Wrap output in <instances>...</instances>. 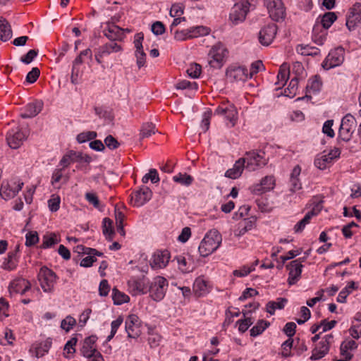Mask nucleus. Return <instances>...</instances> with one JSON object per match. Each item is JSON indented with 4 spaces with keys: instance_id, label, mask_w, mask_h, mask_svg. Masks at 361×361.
<instances>
[{
    "instance_id": "79ce46f5",
    "label": "nucleus",
    "mask_w": 361,
    "mask_h": 361,
    "mask_svg": "<svg viewBox=\"0 0 361 361\" xmlns=\"http://www.w3.org/2000/svg\"><path fill=\"white\" fill-rule=\"evenodd\" d=\"M183 14V6L180 4H173L170 9V16L173 18V23H180L182 20H185V18H181Z\"/></svg>"
},
{
    "instance_id": "052dcab7",
    "label": "nucleus",
    "mask_w": 361,
    "mask_h": 361,
    "mask_svg": "<svg viewBox=\"0 0 361 361\" xmlns=\"http://www.w3.org/2000/svg\"><path fill=\"white\" fill-rule=\"evenodd\" d=\"M149 180H150L153 183H156L159 181V175L156 169H150L149 173L143 176L142 181L144 183H147Z\"/></svg>"
},
{
    "instance_id": "5701e85b",
    "label": "nucleus",
    "mask_w": 361,
    "mask_h": 361,
    "mask_svg": "<svg viewBox=\"0 0 361 361\" xmlns=\"http://www.w3.org/2000/svg\"><path fill=\"white\" fill-rule=\"evenodd\" d=\"M331 24H314L312 28V40L322 45L326 39L327 30Z\"/></svg>"
},
{
    "instance_id": "de8ad7c7",
    "label": "nucleus",
    "mask_w": 361,
    "mask_h": 361,
    "mask_svg": "<svg viewBox=\"0 0 361 361\" xmlns=\"http://www.w3.org/2000/svg\"><path fill=\"white\" fill-rule=\"evenodd\" d=\"M157 131L155 126L152 123H144L140 130V139L149 137Z\"/></svg>"
},
{
    "instance_id": "a878e982",
    "label": "nucleus",
    "mask_w": 361,
    "mask_h": 361,
    "mask_svg": "<svg viewBox=\"0 0 361 361\" xmlns=\"http://www.w3.org/2000/svg\"><path fill=\"white\" fill-rule=\"evenodd\" d=\"M301 173V167L296 165L293 169L289 180V190L292 192H295L302 189V183L299 178Z\"/></svg>"
},
{
    "instance_id": "13d9d810",
    "label": "nucleus",
    "mask_w": 361,
    "mask_h": 361,
    "mask_svg": "<svg viewBox=\"0 0 361 361\" xmlns=\"http://www.w3.org/2000/svg\"><path fill=\"white\" fill-rule=\"evenodd\" d=\"M123 322L121 316H119L116 319L114 320L111 324V334L107 336V341H109L117 332L118 329L121 326Z\"/></svg>"
},
{
    "instance_id": "473e14b6",
    "label": "nucleus",
    "mask_w": 361,
    "mask_h": 361,
    "mask_svg": "<svg viewBox=\"0 0 361 361\" xmlns=\"http://www.w3.org/2000/svg\"><path fill=\"white\" fill-rule=\"evenodd\" d=\"M361 21V4L355 3L349 8L346 23H359Z\"/></svg>"
},
{
    "instance_id": "8fccbe9b",
    "label": "nucleus",
    "mask_w": 361,
    "mask_h": 361,
    "mask_svg": "<svg viewBox=\"0 0 361 361\" xmlns=\"http://www.w3.org/2000/svg\"><path fill=\"white\" fill-rule=\"evenodd\" d=\"M16 252H11L8 254L7 258L5 259L2 267L6 270H12L16 267Z\"/></svg>"
},
{
    "instance_id": "c756f323",
    "label": "nucleus",
    "mask_w": 361,
    "mask_h": 361,
    "mask_svg": "<svg viewBox=\"0 0 361 361\" xmlns=\"http://www.w3.org/2000/svg\"><path fill=\"white\" fill-rule=\"evenodd\" d=\"M322 206L318 204L314 208H313L310 212H308L304 218L298 222L294 226V231L295 233L302 232L307 224L310 223V219L312 216L317 215L321 210Z\"/></svg>"
},
{
    "instance_id": "680f3d73",
    "label": "nucleus",
    "mask_w": 361,
    "mask_h": 361,
    "mask_svg": "<svg viewBox=\"0 0 361 361\" xmlns=\"http://www.w3.org/2000/svg\"><path fill=\"white\" fill-rule=\"evenodd\" d=\"M97 137V133L94 131L83 132L78 135L77 140L80 143H83L89 140H92Z\"/></svg>"
},
{
    "instance_id": "58836bf2",
    "label": "nucleus",
    "mask_w": 361,
    "mask_h": 361,
    "mask_svg": "<svg viewBox=\"0 0 361 361\" xmlns=\"http://www.w3.org/2000/svg\"><path fill=\"white\" fill-rule=\"evenodd\" d=\"M178 263V269L183 274L192 272L194 270V267L188 262L184 256H178L176 257Z\"/></svg>"
},
{
    "instance_id": "9b49d317",
    "label": "nucleus",
    "mask_w": 361,
    "mask_h": 361,
    "mask_svg": "<svg viewBox=\"0 0 361 361\" xmlns=\"http://www.w3.org/2000/svg\"><path fill=\"white\" fill-rule=\"evenodd\" d=\"M38 279L44 292L52 291L56 283V275L51 269L47 267H42L38 274Z\"/></svg>"
},
{
    "instance_id": "393cba45",
    "label": "nucleus",
    "mask_w": 361,
    "mask_h": 361,
    "mask_svg": "<svg viewBox=\"0 0 361 361\" xmlns=\"http://www.w3.org/2000/svg\"><path fill=\"white\" fill-rule=\"evenodd\" d=\"M31 287L30 282L24 279H18L13 280L9 285L8 289L11 295L13 293H20L23 295Z\"/></svg>"
},
{
    "instance_id": "f704fd0d",
    "label": "nucleus",
    "mask_w": 361,
    "mask_h": 361,
    "mask_svg": "<svg viewBox=\"0 0 361 361\" xmlns=\"http://www.w3.org/2000/svg\"><path fill=\"white\" fill-rule=\"evenodd\" d=\"M357 348V343L353 340H346L341 345V353L342 356L350 360L353 357V354L350 350H355Z\"/></svg>"
},
{
    "instance_id": "bb28decb",
    "label": "nucleus",
    "mask_w": 361,
    "mask_h": 361,
    "mask_svg": "<svg viewBox=\"0 0 361 361\" xmlns=\"http://www.w3.org/2000/svg\"><path fill=\"white\" fill-rule=\"evenodd\" d=\"M96 341L97 337L94 336H89L83 341L80 350L83 356L86 357H92V355L98 353L94 346Z\"/></svg>"
},
{
    "instance_id": "72a5a7b5",
    "label": "nucleus",
    "mask_w": 361,
    "mask_h": 361,
    "mask_svg": "<svg viewBox=\"0 0 361 361\" xmlns=\"http://www.w3.org/2000/svg\"><path fill=\"white\" fill-rule=\"evenodd\" d=\"M290 75V68L289 66L284 63H283L279 68L278 75H277V81L276 82V85L278 86V88H281L283 87L286 82H287Z\"/></svg>"
},
{
    "instance_id": "603ef678",
    "label": "nucleus",
    "mask_w": 361,
    "mask_h": 361,
    "mask_svg": "<svg viewBox=\"0 0 361 361\" xmlns=\"http://www.w3.org/2000/svg\"><path fill=\"white\" fill-rule=\"evenodd\" d=\"M258 261H256L254 264L250 266H243L240 269L234 270L233 274L237 277H244L248 275L250 272L255 270V265H257Z\"/></svg>"
},
{
    "instance_id": "3c124183",
    "label": "nucleus",
    "mask_w": 361,
    "mask_h": 361,
    "mask_svg": "<svg viewBox=\"0 0 361 361\" xmlns=\"http://www.w3.org/2000/svg\"><path fill=\"white\" fill-rule=\"evenodd\" d=\"M12 37L10 24H0V40L6 42Z\"/></svg>"
},
{
    "instance_id": "39448f33",
    "label": "nucleus",
    "mask_w": 361,
    "mask_h": 361,
    "mask_svg": "<svg viewBox=\"0 0 361 361\" xmlns=\"http://www.w3.org/2000/svg\"><path fill=\"white\" fill-rule=\"evenodd\" d=\"M214 114L221 116L227 121L226 126L233 128L235 126L238 114L235 106L228 101L222 102L214 111Z\"/></svg>"
},
{
    "instance_id": "864d4df0",
    "label": "nucleus",
    "mask_w": 361,
    "mask_h": 361,
    "mask_svg": "<svg viewBox=\"0 0 361 361\" xmlns=\"http://www.w3.org/2000/svg\"><path fill=\"white\" fill-rule=\"evenodd\" d=\"M59 242V240L58 239L56 234L51 233L44 236L42 247L43 248H49L57 244Z\"/></svg>"
},
{
    "instance_id": "ddd939ff",
    "label": "nucleus",
    "mask_w": 361,
    "mask_h": 361,
    "mask_svg": "<svg viewBox=\"0 0 361 361\" xmlns=\"http://www.w3.org/2000/svg\"><path fill=\"white\" fill-rule=\"evenodd\" d=\"M170 259L171 255L168 250H157L152 255L149 264L154 270L164 269L168 265Z\"/></svg>"
},
{
    "instance_id": "e2e57ef3",
    "label": "nucleus",
    "mask_w": 361,
    "mask_h": 361,
    "mask_svg": "<svg viewBox=\"0 0 361 361\" xmlns=\"http://www.w3.org/2000/svg\"><path fill=\"white\" fill-rule=\"evenodd\" d=\"M264 69V65L261 61H257L252 63L248 70L249 78H251L255 74Z\"/></svg>"
},
{
    "instance_id": "f257e3e1",
    "label": "nucleus",
    "mask_w": 361,
    "mask_h": 361,
    "mask_svg": "<svg viewBox=\"0 0 361 361\" xmlns=\"http://www.w3.org/2000/svg\"><path fill=\"white\" fill-rule=\"evenodd\" d=\"M126 32L129 30L121 28L116 24H106V27L104 29L103 32L111 42L100 46L96 50L94 57L98 63H101L104 58L123 51L122 46L116 41L122 40Z\"/></svg>"
},
{
    "instance_id": "a211bd4d",
    "label": "nucleus",
    "mask_w": 361,
    "mask_h": 361,
    "mask_svg": "<svg viewBox=\"0 0 361 361\" xmlns=\"http://www.w3.org/2000/svg\"><path fill=\"white\" fill-rule=\"evenodd\" d=\"M144 35L142 32L137 33L134 37V45L135 47V56L137 66L140 68L145 65L146 54L143 51L142 41Z\"/></svg>"
},
{
    "instance_id": "bf43d9fd",
    "label": "nucleus",
    "mask_w": 361,
    "mask_h": 361,
    "mask_svg": "<svg viewBox=\"0 0 361 361\" xmlns=\"http://www.w3.org/2000/svg\"><path fill=\"white\" fill-rule=\"evenodd\" d=\"M63 169H56L54 170L52 178H51V183L52 185H55L59 183L61 179H63L64 182H67L68 180V176H63Z\"/></svg>"
},
{
    "instance_id": "4c0bfd02",
    "label": "nucleus",
    "mask_w": 361,
    "mask_h": 361,
    "mask_svg": "<svg viewBox=\"0 0 361 361\" xmlns=\"http://www.w3.org/2000/svg\"><path fill=\"white\" fill-rule=\"evenodd\" d=\"M102 224L104 235L108 240L111 241L115 233L113 228V221L109 218H104Z\"/></svg>"
},
{
    "instance_id": "69168bd1",
    "label": "nucleus",
    "mask_w": 361,
    "mask_h": 361,
    "mask_svg": "<svg viewBox=\"0 0 361 361\" xmlns=\"http://www.w3.org/2000/svg\"><path fill=\"white\" fill-rule=\"evenodd\" d=\"M75 323L76 321L73 317L68 316L62 320L61 327L66 331H69Z\"/></svg>"
},
{
    "instance_id": "2eb2a0df",
    "label": "nucleus",
    "mask_w": 361,
    "mask_h": 361,
    "mask_svg": "<svg viewBox=\"0 0 361 361\" xmlns=\"http://www.w3.org/2000/svg\"><path fill=\"white\" fill-rule=\"evenodd\" d=\"M332 338L333 336L331 334L324 336L322 341L313 349L310 359L316 360L324 357L329 350V345Z\"/></svg>"
},
{
    "instance_id": "6e6d98bb",
    "label": "nucleus",
    "mask_w": 361,
    "mask_h": 361,
    "mask_svg": "<svg viewBox=\"0 0 361 361\" xmlns=\"http://www.w3.org/2000/svg\"><path fill=\"white\" fill-rule=\"evenodd\" d=\"M202 72L201 66L197 63H191L186 70L188 75L192 78H197Z\"/></svg>"
},
{
    "instance_id": "4be33fe9",
    "label": "nucleus",
    "mask_w": 361,
    "mask_h": 361,
    "mask_svg": "<svg viewBox=\"0 0 361 361\" xmlns=\"http://www.w3.org/2000/svg\"><path fill=\"white\" fill-rule=\"evenodd\" d=\"M152 195V190L147 187H144L133 194L131 200L134 206L140 207L148 202Z\"/></svg>"
},
{
    "instance_id": "b1692460",
    "label": "nucleus",
    "mask_w": 361,
    "mask_h": 361,
    "mask_svg": "<svg viewBox=\"0 0 361 361\" xmlns=\"http://www.w3.org/2000/svg\"><path fill=\"white\" fill-rule=\"evenodd\" d=\"M275 185V180L273 176H266L260 183L254 185L252 187V192L257 195L264 193L272 190Z\"/></svg>"
},
{
    "instance_id": "7ed1b4c3",
    "label": "nucleus",
    "mask_w": 361,
    "mask_h": 361,
    "mask_svg": "<svg viewBox=\"0 0 361 361\" xmlns=\"http://www.w3.org/2000/svg\"><path fill=\"white\" fill-rule=\"evenodd\" d=\"M240 159L243 160L245 169L250 171H255L265 166L268 162L265 152L263 151L247 152L245 157Z\"/></svg>"
},
{
    "instance_id": "20e7f679",
    "label": "nucleus",
    "mask_w": 361,
    "mask_h": 361,
    "mask_svg": "<svg viewBox=\"0 0 361 361\" xmlns=\"http://www.w3.org/2000/svg\"><path fill=\"white\" fill-rule=\"evenodd\" d=\"M228 50L221 42L213 45L208 54V63L211 67L220 68L224 64Z\"/></svg>"
},
{
    "instance_id": "1a4fd4ad",
    "label": "nucleus",
    "mask_w": 361,
    "mask_h": 361,
    "mask_svg": "<svg viewBox=\"0 0 361 361\" xmlns=\"http://www.w3.org/2000/svg\"><path fill=\"white\" fill-rule=\"evenodd\" d=\"M355 127L356 121L355 118L350 114L345 116L341 121L338 131L340 138L345 142L350 140Z\"/></svg>"
},
{
    "instance_id": "ea45409f",
    "label": "nucleus",
    "mask_w": 361,
    "mask_h": 361,
    "mask_svg": "<svg viewBox=\"0 0 361 361\" xmlns=\"http://www.w3.org/2000/svg\"><path fill=\"white\" fill-rule=\"evenodd\" d=\"M79 158V154L73 151H70L66 154L60 161L59 165L62 166V169L68 167L72 163L76 161Z\"/></svg>"
},
{
    "instance_id": "0e129e2a",
    "label": "nucleus",
    "mask_w": 361,
    "mask_h": 361,
    "mask_svg": "<svg viewBox=\"0 0 361 361\" xmlns=\"http://www.w3.org/2000/svg\"><path fill=\"white\" fill-rule=\"evenodd\" d=\"M293 72L295 75V78H297L298 80L300 78H303L305 75V71L302 64L300 62H295L293 65Z\"/></svg>"
},
{
    "instance_id": "6e6552de",
    "label": "nucleus",
    "mask_w": 361,
    "mask_h": 361,
    "mask_svg": "<svg viewBox=\"0 0 361 361\" xmlns=\"http://www.w3.org/2000/svg\"><path fill=\"white\" fill-rule=\"evenodd\" d=\"M341 151L338 148H334L329 152H323L319 154L314 159V165L320 170H324L331 165L333 161L340 156Z\"/></svg>"
},
{
    "instance_id": "e433bc0d",
    "label": "nucleus",
    "mask_w": 361,
    "mask_h": 361,
    "mask_svg": "<svg viewBox=\"0 0 361 361\" xmlns=\"http://www.w3.org/2000/svg\"><path fill=\"white\" fill-rule=\"evenodd\" d=\"M296 51L303 56H317L320 54V50L308 44H298Z\"/></svg>"
},
{
    "instance_id": "423d86ee",
    "label": "nucleus",
    "mask_w": 361,
    "mask_h": 361,
    "mask_svg": "<svg viewBox=\"0 0 361 361\" xmlns=\"http://www.w3.org/2000/svg\"><path fill=\"white\" fill-rule=\"evenodd\" d=\"M169 283L167 280L160 276L154 277L149 284L147 292L150 298L157 302L161 301L165 296Z\"/></svg>"
},
{
    "instance_id": "4d7b16f0",
    "label": "nucleus",
    "mask_w": 361,
    "mask_h": 361,
    "mask_svg": "<svg viewBox=\"0 0 361 361\" xmlns=\"http://www.w3.org/2000/svg\"><path fill=\"white\" fill-rule=\"evenodd\" d=\"M85 197L86 200L91 204L94 206V207L102 209L100 202L98 199V197L94 192H86L85 195Z\"/></svg>"
},
{
    "instance_id": "c03bdc74",
    "label": "nucleus",
    "mask_w": 361,
    "mask_h": 361,
    "mask_svg": "<svg viewBox=\"0 0 361 361\" xmlns=\"http://www.w3.org/2000/svg\"><path fill=\"white\" fill-rule=\"evenodd\" d=\"M51 345L50 340H46L39 344H37L35 347V356L37 357H41L48 353Z\"/></svg>"
},
{
    "instance_id": "f03ea898",
    "label": "nucleus",
    "mask_w": 361,
    "mask_h": 361,
    "mask_svg": "<svg viewBox=\"0 0 361 361\" xmlns=\"http://www.w3.org/2000/svg\"><path fill=\"white\" fill-rule=\"evenodd\" d=\"M222 237L220 233L215 229L210 230L204 235L198 247L200 255L207 257L213 253L220 246Z\"/></svg>"
},
{
    "instance_id": "c85d7f7f",
    "label": "nucleus",
    "mask_w": 361,
    "mask_h": 361,
    "mask_svg": "<svg viewBox=\"0 0 361 361\" xmlns=\"http://www.w3.org/2000/svg\"><path fill=\"white\" fill-rule=\"evenodd\" d=\"M43 107L42 101H35L29 103L25 107L24 112L21 114V117L24 118H32L39 114Z\"/></svg>"
},
{
    "instance_id": "774afa93",
    "label": "nucleus",
    "mask_w": 361,
    "mask_h": 361,
    "mask_svg": "<svg viewBox=\"0 0 361 361\" xmlns=\"http://www.w3.org/2000/svg\"><path fill=\"white\" fill-rule=\"evenodd\" d=\"M25 238H26V240H25V245L27 246H32V245H35L38 240H39V238H38V235H37V233L35 232V231H30V232H28L26 235H25Z\"/></svg>"
},
{
    "instance_id": "2f4dec72",
    "label": "nucleus",
    "mask_w": 361,
    "mask_h": 361,
    "mask_svg": "<svg viewBox=\"0 0 361 361\" xmlns=\"http://www.w3.org/2000/svg\"><path fill=\"white\" fill-rule=\"evenodd\" d=\"M245 168V166L243 164V160L239 159L235 161L233 168L229 169L226 171L225 176L231 179L238 178L241 176Z\"/></svg>"
},
{
    "instance_id": "37998d69",
    "label": "nucleus",
    "mask_w": 361,
    "mask_h": 361,
    "mask_svg": "<svg viewBox=\"0 0 361 361\" xmlns=\"http://www.w3.org/2000/svg\"><path fill=\"white\" fill-rule=\"evenodd\" d=\"M112 299L114 300V303L116 305H122L130 300L128 295L116 288H114L112 290Z\"/></svg>"
},
{
    "instance_id": "a18cd8bd",
    "label": "nucleus",
    "mask_w": 361,
    "mask_h": 361,
    "mask_svg": "<svg viewBox=\"0 0 361 361\" xmlns=\"http://www.w3.org/2000/svg\"><path fill=\"white\" fill-rule=\"evenodd\" d=\"M322 82L319 77L314 76L309 79L307 85V90L309 93H316L320 90Z\"/></svg>"
},
{
    "instance_id": "c9c22d12",
    "label": "nucleus",
    "mask_w": 361,
    "mask_h": 361,
    "mask_svg": "<svg viewBox=\"0 0 361 361\" xmlns=\"http://www.w3.org/2000/svg\"><path fill=\"white\" fill-rule=\"evenodd\" d=\"M193 291L199 297L205 295L208 292L207 281L201 276L197 278L193 283Z\"/></svg>"
},
{
    "instance_id": "09e8293b",
    "label": "nucleus",
    "mask_w": 361,
    "mask_h": 361,
    "mask_svg": "<svg viewBox=\"0 0 361 361\" xmlns=\"http://www.w3.org/2000/svg\"><path fill=\"white\" fill-rule=\"evenodd\" d=\"M173 180L182 185L189 186L193 182V178L187 173H179L173 177Z\"/></svg>"
},
{
    "instance_id": "f3484780",
    "label": "nucleus",
    "mask_w": 361,
    "mask_h": 361,
    "mask_svg": "<svg viewBox=\"0 0 361 361\" xmlns=\"http://www.w3.org/2000/svg\"><path fill=\"white\" fill-rule=\"evenodd\" d=\"M277 32L276 24H267L260 30L259 34V42L264 46L269 45L274 40Z\"/></svg>"
},
{
    "instance_id": "a19ab883",
    "label": "nucleus",
    "mask_w": 361,
    "mask_h": 361,
    "mask_svg": "<svg viewBox=\"0 0 361 361\" xmlns=\"http://www.w3.org/2000/svg\"><path fill=\"white\" fill-rule=\"evenodd\" d=\"M287 300L284 298H278L276 301H270L267 304V311L274 314L276 310H281L285 307Z\"/></svg>"
},
{
    "instance_id": "f8f14e48",
    "label": "nucleus",
    "mask_w": 361,
    "mask_h": 361,
    "mask_svg": "<svg viewBox=\"0 0 361 361\" xmlns=\"http://www.w3.org/2000/svg\"><path fill=\"white\" fill-rule=\"evenodd\" d=\"M251 4L248 0H240L234 4L230 13V19L233 22H243L250 10Z\"/></svg>"
},
{
    "instance_id": "dca6fc26",
    "label": "nucleus",
    "mask_w": 361,
    "mask_h": 361,
    "mask_svg": "<svg viewBox=\"0 0 361 361\" xmlns=\"http://www.w3.org/2000/svg\"><path fill=\"white\" fill-rule=\"evenodd\" d=\"M26 139V135L18 128L10 130L6 135L7 143L13 149L19 148Z\"/></svg>"
},
{
    "instance_id": "7c9ffc66",
    "label": "nucleus",
    "mask_w": 361,
    "mask_h": 361,
    "mask_svg": "<svg viewBox=\"0 0 361 361\" xmlns=\"http://www.w3.org/2000/svg\"><path fill=\"white\" fill-rule=\"evenodd\" d=\"M128 290L133 295H143L147 293L142 281L131 279L128 281Z\"/></svg>"
},
{
    "instance_id": "4468645a",
    "label": "nucleus",
    "mask_w": 361,
    "mask_h": 361,
    "mask_svg": "<svg viewBox=\"0 0 361 361\" xmlns=\"http://www.w3.org/2000/svg\"><path fill=\"white\" fill-rule=\"evenodd\" d=\"M344 60V49L342 47H338L331 51L323 62V67L325 69L339 66Z\"/></svg>"
},
{
    "instance_id": "338daca9",
    "label": "nucleus",
    "mask_w": 361,
    "mask_h": 361,
    "mask_svg": "<svg viewBox=\"0 0 361 361\" xmlns=\"http://www.w3.org/2000/svg\"><path fill=\"white\" fill-rule=\"evenodd\" d=\"M253 322L250 317H245L244 319H241L237 322L238 325L239 331L244 333L247 329L252 325Z\"/></svg>"
},
{
    "instance_id": "6ab92c4d",
    "label": "nucleus",
    "mask_w": 361,
    "mask_h": 361,
    "mask_svg": "<svg viewBox=\"0 0 361 361\" xmlns=\"http://www.w3.org/2000/svg\"><path fill=\"white\" fill-rule=\"evenodd\" d=\"M305 260V258H300L292 261L288 266L287 268L289 270L288 283L290 285L295 284L300 279L302 273V262Z\"/></svg>"
},
{
    "instance_id": "5fc2aeb1",
    "label": "nucleus",
    "mask_w": 361,
    "mask_h": 361,
    "mask_svg": "<svg viewBox=\"0 0 361 361\" xmlns=\"http://www.w3.org/2000/svg\"><path fill=\"white\" fill-rule=\"evenodd\" d=\"M268 326V323L264 320L259 321L255 326L250 329V336H257L261 334Z\"/></svg>"
},
{
    "instance_id": "0eeeda50",
    "label": "nucleus",
    "mask_w": 361,
    "mask_h": 361,
    "mask_svg": "<svg viewBox=\"0 0 361 361\" xmlns=\"http://www.w3.org/2000/svg\"><path fill=\"white\" fill-rule=\"evenodd\" d=\"M271 20L276 22L283 20L286 8L281 0H263Z\"/></svg>"
},
{
    "instance_id": "9d476101",
    "label": "nucleus",
    "mask_w": 361,
    "mask_h": 361,
    "mask_svg": "<svg viewBox=\"0 0 361 361\" xmlns=\"http://www.w3.org/2000/svg\"><path fill=\"white\" fill-rule=\"evenodd\" d=\"M210 32V28L204 25L193 26L190 29L176 30L175 37L179 40H184L187 38L198 37L207 35Z\"/></svg>"
},
{
    "instance_id": "412c9836",
    "label": "nucleus",
    "mask_w": 361,
    "mask_h": 361,
    "mask_svg": "<svg viewBox=\"0 0 361 361\" xmlns=\"http://www.w3.org/2000/svg\"><path fill=\"white\" fill-rule=\"evenodd\" d=\"M23 185V183L22 182L2 185L0 189V195L5 200H11L21 190Z\"/></svg>"
},
{
    "instance_id": "cd10ccee",
    "label": "nucleus",
    "mask_w": 361,
    "mask_h": 361,
    "mask_svg": "<svg viewBox=\"0 0 361 361\" xmlns=\"http://www.w3.org/2000/svg\"><path fill=\"white\" fill-rule=\"evenodd\" d=\"M227 76L236 81H245L249 78L248 70L243 66L231 67L227 71Z\"/></svg>"
},
{
    "instance_id": "aec40b11",
    "label": "nucleus",
    "mask_w": 361,
    "mask_h": 361,
    "mask_svg": "<svg viewBox=\"0 0 361 361\" xmlns=\"http://www.w3.org/2000/svg\"><path fill=\"white\" fill-rule=\"evenodd\" d=\"M126 331L129 338H135L140 334L139 319L135 314L129 315L125 322Z\"/></svg>"
},
{
    "instance_id": "49530a36",
    "label": "nucleus",
    "mask_w": 361,
    "mask_h": 361,
    "mask_svg": "<svg viewBox=\"0 0 361 361\" xmlns=\"http://www.w3.org/2000/svg\"><path fill=\"white\" fill-rule=\"evenodd\" d=\"M355 288V283L353 281L349 282L348 284L339 293L337 301L341 303L345 302L347 296Z\"/></svg>"
}]
</instances>
